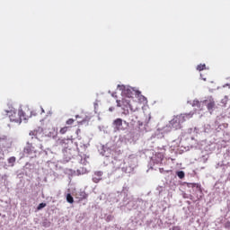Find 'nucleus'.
Returning a JSON list of instances; mask_svg holds the SVG:
<instances>
[{
    "mask_svg": "<svg viewBox=\"0 0 230 230\" xmlns=\"http://www.w3.org/2000/svg\"><path fill=\"white\" fill-rule=\"evenodd\" d=\"M46 208V203H40V204L38 206L37 209H38L39 211H40V209H42V208Z\"/></svg>",
    "mask_w": 230,
    "mask_h": 230,
    "instance_id": "17",
    "label": "nucleus"
},
{
    "mask_svg": "<svg viewBox=\"0 0 230 230\" xmlns=\"http://www.w3.org/2000/svg\"><path fill=\"white\" fill-rule=\"evenodd\" d=\"M69 130V127H64V128H61L60 130H59V133L64 135L66 134V132H67Z\"/></svg>",
    "mask_w": 230,
    "mask_h": 230,
    "instance_id": "14",
    "label": "nucleus"
},
{
    "mask_svg": "<svg viewBox=\"0 0 230 230\" xmlns=\"http://www.w3.org/2000/svg\"><path fill=\"white\" fill-rule=\"evenodd\" d=\"M9 119L11 121H14V123H21L22 119H28V118H31V112L29 115L26 111L20 110L18 112L15 110H11L7 111Z\"/></svg>",
    "mask_w": 230,
    "mask_h": 230,
    "instance_id": "1",
    "label": "nucleus"
},
{
    "mask_svg": "<svg viewBox=\"0 0 230 230\" xmlns=\"http://www.w3.org/2000/svg\"><path fill=\"white\" fill-rule=\"evenodd\" d=\"M40 111H41V113L45 112L43 108H40Z\"/></svg>",
    "mask_w": 230,
    "mask_h": 230,
    "instance_id": "22",
    "label": "nucleus"
},
{
    "mask_svg": "<svg viewBox=\"0 0 230 230\" xmlns=\"http://www.w3.org/2000/svg\"><path fill=\"white\" fill-rule=\"evenodd\" d=\"M176 175L179 177V179H184L185 173L184 171H179L176 172Z\"/></svg>",
    "mask_w": 230,
    "mask_h": 230,
    "instance_id": "13",
    "label": "nucleus"
},
{
    "mask_svg": "<svg viewBox=\"0 0 230 230\" xmlns=\"http://www.w3.org/2000/svg\"><path fill=\"white\" fill-rule=\"evenodd\" d=\"M8 163L9 164H13V163H15V157L12 156L8 159Z\"/></svg>",
    "mask_w": 230,
    "mask_h": 230,
    "instance_id": "16",
    "label": "nucleus"
},
{
    "mask_svg": "<svg viewBox=\"0 0 230 230\" xmlns=\"http://www.w3.org/2000/svg\"><path fill=\"white\" fill-rule=\"evenodd\" d=\"M29 136H31V139H38V141H42L44 137V129L42 128H37L30 131Z\"/></svg>",
    "mask_w": 230,
    "mask_h": 230,
    "instance_id": "4",
    "label": "nucleus"
},
{
    "mask_svg": "<svg viewBox=\"0 0 230 230\" xmlns=\"http://www.w3.org/2000/svg\"><path fill=\"white\" fill-rule=\"evenodd\" d=\"M204 103L210 114L213 113V111H215V107H217V104L215 103V100L213 98H209L208 100L204 101Z\"/></svg>",
    "mask_w": 230,
    "mask_h": 230,
    "instance_id": "5",
    "label": "nucleus"
},
{
    "mask_svg": "<svg viewBox=\"0 0 230 230\" xmlns=\"http://www.w3.org/2000/svg\"><path fill=\"white\" fill-rule=\"evenodd\" d=\"M94 175L95 176L93 177V181L95 183H98L102 181V175H103V172L102 171H98L94 172Z\"/></svg>",
    "mask_w": 230,
    "mask_h": 230,
    "instance_id": "11",
    "label": "nucleus"
},
{
    "mask_svg": "<svg viewBox=\"0 0 230 230\" xmlns=\"http://www.w3.org/2000/svg\"><path fill=\"white\" fill-rule=\"evenodd\" d=\"M122 96H125V98H134V91H132V89L130 88H125L122 91Z\"/></svg>",
    "mask_w": 230,
    "mask_h": 230,
    "instance_id": "10",
    "label": "nucleus"
},
{
    "mask_svg": "<svg viewBox=\"0 0 230 230\" xmlns=\"http://www.w3.org/2000/svg\"><path fill=\"white\" fill-rule=\"evenodd\" d=\"M160 172L163 173V168H160Z\"/></svg>",
    "mask_w": 230,
    "mask_h": 230,
    "instance_id": "24",
    "label": "nucleus"
},
{
    "mask_svg": "<svg viewBox=\"0 0 230 230\" xmlns=\"http://www.w3.org/2000/svg\"><path fill=\"white\" fill-rule=\"evenodd\" d=\"M117 107H122V109H131L130 100L127 99V97L123 98L121 101L117 100Z\"/></svg>",
    "mask_w": 230,
    "mask_h": 230,
    "instance_id": "6",
    "label": "nucleus"
},
{
    "mask_svg": "<svg viewBox=\"0 0 230 230\" xmlns=\"http://www.w3.org/2000/svg\"><path fill=\"white\" fill-rule=\"evenodd\" d=\"M204 69H206V64H200L197 66L198 71H204Z\"/></svg>",
    "mask_w": 230,
    "mask_h": 230,
    "instance_id": "15",
    "label": "nucleus"
},
{
    "mask_svg": "<svg viewBox=\"0 0 230 230\" xmlns=\"http://www.w3.org/2000/svg\"><path fill=\"white\" fill-rule=\"evenodd\" d=\"M66 202L69 204H73V202H75V199H73V196L70 193L66 195Z\"/></svg>",
    "mask_w": 230,
    "mask_h": 230,
    "instance_id": "12",
    "label": "nucleus"
},
{
    "mask_svg": "<svg viewBox=\"0 0 230 230\" xmlns=\"http://www.w3.org/2000/svg\"><path fill=\"white\" fill-rule=\"evenodd\" d=\"M172 230H181V227H179V226H173V227H172Z\"/></svg>",
    "mask_w": 230,
    "mask_h": 230,
    "instance_id": "21",
    "label": "nucleus"
},
{
    "mask_svg": "<svg viewBox=\"0 0 230 230\" xmlns=\"http://www.w3.org/2000/svg\"><path fill=\"white\" fill-rule=\"evenodd\" d=\"M225 227H230V222L227 221L226 224H225Z\"/></svg>",
    "mask_w": 230,
    "mask_h": 230,
    "instance_id": "19",
    "label": "nucleus"
},
{
    "mask_svg": "<svg viewBox=\"0 0 230 230\" xmlns=\"http://www.w3.org/2000/svg\"><path fill=\"white\" fill-rule=\"evenodd\" d=\"M190 118H191V114H180L174 116L170 121V125L175 130H179L180 128H182V123H184L186 119H190Z\"/></svg>",
    "mask_w": 230,
    "mask_h": 230,
    "instance_id": "2",
    "label": "nucleus"
},
{
    "mask_svg": "<svg viewBox=\"0 0 230 230\" xmlns=\"http://www.w3.org/2000/svg\"><path fill=\"white\" fill-rule=\"evenodd\" d=\"M57 143L58 146L62 148L64 154H71L73 148H75V144L71 138H59Z\"/></svg>",
    "mask_w": 230,
    "mask_h": 230,
    "instance_id": "3",
    "label": "nucleus"
},
{
    "mask_svg": "<svg viewBox=\"0 0 230 230\" xmlns=\"http://www.w3.org/2000/svg\"><path fill=\"white\" fill-rule=\"evenodd\" d=\"M78 132H80V128H78V129L76 130V134H78Z\"/></svg>",
    "mask_w": 230,
    "mask_h": 230,
    "instance_id": "23",
    "label": "nucleus"
},
{
    "mask_svg": "<svg viewBox=\"0 0 230 230\" xmlns=\"http://www.w3.org/2000/svg\"><path fill=\"white\" fill-rule=\"evenodd\" d=\"M44 227H49V223H43Z\"/></svg>",
    "mask_w": 230,
    "mask_h": 230,
    "instance_id": "20",
    "label": "nucleus"
},
{
    "mask_svg": "<svg viewBox=\"0 0 230 230\" xmlns=\"http://www.w3.org/2000/svg\"><path fill=\"white\" fill-rule=\"evenodd\" d=\"M24 154H27L28 155L31 154H37V149H35V146H33V144L28 143L27 146L23 149Z\"/></svg>",
    "mask_w": 230,
    "mask_h": 230,
    "instance_id": "7",
    "label": "nucleus"
},
{
    "mask_svg": "<svg viewBox=\"0 0 230 230\" xmlns=\"http://www.w3.org/2000/svg\"><path fill=\"white\" fill-rule=\"evenodd\" d=\"M129 121H130V125H132V127H134V125H136V123H137V125L139 127H143V123L141 121H139L137 115H136V114H132L130 116Z\"/></svg>",
    "mask_w": 230,
    "mask_h": 230,
    "instance_id": "9",
    "label": "nucleus"
},
{
    "mask_svg": "<svg viewBox=\"0 0 230 230\" xmlns=\"http://www.w3.org/2000/svg\"><path fill=\"white\" fill-rule=\"evenodd\" d=\"M66 123V125H73V123H75V119H68Z\"/></svg>",
    "mask_w": 230,
    "mask_h": 230,
    "instance_id": "18",
    "label": "nucleus"
},
{
    "mask_svg": "<svg viewBox=\"0 0 230 230\" xmlns=\"http://www.w3.org/2000/svg\"><path fill=\"white\" fill-rule=\"evenodd\" d=\"M113 125L115 127V129L119 131V130H125V128H123V119H116L113 121Z\"/></svg>",
    "mask_w": 230,
    "mask_h": 230,
    "instance_id": "8",
    "label": "nucleus"
}]
</instances>
